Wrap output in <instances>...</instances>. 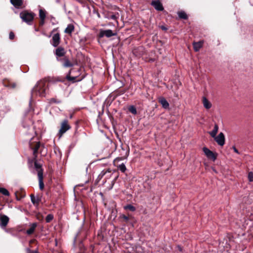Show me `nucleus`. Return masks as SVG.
<instances>
[{
	"label": "nucleus",
	"mask_w": 253,
	"mask_h": 253,
	"mask_svg": "<svg viewBox=\"0 0 253 253\" xmlns=\"http://www.w3.org/2000/svg\"><path fill=\"white\" fill-rule=\"evenodd\" d=\"M35 168L38 172L40 189L42 190L44 188V183L43 182V170L42 168V165L36 161L35 162Z\"/></svg>",
	"instance_id": "obj_1"
},
{
	"label": "nucleus",
	"mask_w": 253,
	"mask_h": 253,
	"mask_svg": "<svg viewBox=\"0 0 253 253\" xmlns=\"http://www.w3.org/2000/svg\"><path fill=\"white\" fill-rule=\"evenodd\" d=\"M34 16V13L27 11H24L20 14V17L22 20L28 24L33 21Z\"/></svg>",
	"instance_id": "obj_2"
},
{
	"label": "nucleus",
	"mask_w": 253,
	"mask_h": 253,
	"mask_svg": "<svg viewBox=\"0 0 253 253\" xmlns=\"http://www.w3.org/2000/svg\"><path fill=\"white\" fill-rule=\"evenodd\" d=\"M46 83L44 81H40L38 83L35 90L39 92V94L41 96H44L46 92Z\"/></svg>",
	"instance_id": "obj_3"
},
{
	"label": "nucleus",
	"mask_w": 253,
	"mask_h": 253,
	"mask_svg": "<svg viewBox=\"0 0 253 253\" xmlns=\"http://www.w3.org/2000/svg\"><path fill=\"white\" fill-rule=\"evenodd\" d=\"M117 35L116 32H113L111 30H100L99 32V36L100 38H103L105 36L107 38H110L112 36H115Z\"/></svg>",
	"instance_id": "obj_4"
},
{
	"label": "nucleus",
	"mask_w": 253,
	"mask_h": 253,
	"mask_svg": "<svg viewBox=\"0 0 253 253\" xmlns=\"http://www.w3.org/2000/svg\"><path fill=\"white\" fill-rule=\"evenodd\" d=\"M70 128V126L68 124L67 120H64L61 124V128L59 130V134L61 137L63 133Z\"/></svg>",
	"instance_id": "obj_5"
},
{
	"label": "nucleus",
	"mask_w": 253,
	"mask_h": 253,
	"mask_svg": "<svg viewBox=\"0 0 253 253\" xmlns=\"http://www.w3.org/2000/svg\"><path fill=\"white\" fill-rule=\"evenodd\" d=\"M217 143L220 146H223L225 143V136L222 132H220L217 136L213 138Z\"/></svg>",
	"instance_id": "obj_6"
},
{
	"label": "nucleus",
	"mask_w": 253,
	"mask_h": 253,
	"mask_svg": "<svg viewBox=\"0 0 253 253\" xmlns=\"http://www.w3.org/2000/svg\"><path fill=\"white\" fill-rule=\"evenodd\" d=\"M203 150L205 154L208 158L212 159L213 161L216 160V156L208 148L204 147Z\"/></svg>",
	"instance_id": "obj_7"
},
{
	"label": "nucleus",
	"mask_w": 253,
	"mask_h": 253,
	"mask_svg": "<svg viewBox=\"0 0 253 253\" xmlns=\"http://www.w3.org/2000/svg\"><path fill=\"white\" fill-rule=\"evenodd\" d=\"M60 35L58 33H56L53 36L52 38V44L54 47H56L58 45L60 42Z\"/></svg>",
	"instance_id": "obj_8"
},
{
	"label": "nucleus",
	"mask_w": 253,
	"mask_h": 253,
	"mask_svg": "<svg viewBox=\"0 0 253 253\" xmlns=\"http://www.w3.org/2000/svg\"><path fill=\"white\" fill-rule=\"evenodd\" d=\"M151 4L157 10L162 11L164 9L162 4L159 0L153 1Z\"/></svg>",
	"instance_id": "obj_9"
},
{
	"label": "nucleus",
	"mask_w": 253,
	"mask_h": 253,
	"mask_svg": "<svg viewBox=\"0 0 253 253\" xmlns=\"http://www.w3.org/2000/svg\"><path fill=\"white\" fill-rule=\"evenodd\" d=\"M9 221V218L5 215H2L0 217V225L1 227H5Z\"/></svg>",
	"instance_id": "obj_10"
},
{
	"label": "nucleus",
	"mask_w": 253,
	"mask_h": 253,
	"mask_svg": "<svg viewBox=\"0 0 253 253\" xmlns=\"http://www.w3.org/2000/svg\"><path fill=\"white\" fill-rule=\"evenodd\" d=\"M39 16L41 20V24L42 25L44 23V21L46 17V12L44 10L40 9L39 10Z\"/></svg>",
	"instance_id": "obj_11"
},
{
	"label": "nucleus",
	"mask_w": 253,
	"mask_h": 253,
	"mask_svg": "<svg viewBox=\"0 0 253 253\" xmlns=\"http://www.w3.org/2000/svg\"><path fill=\"white\" fill-rule=\"evenodd\" d=\"M203 42L200 41L198 42H195L193 43V47L195 51H198L200 48L202 47Z\"/></svg>",
	"instance_id": "obj_12"
},
{
	"label": "nucleus",
	"mask_w": 253,
	"mask_h": 253,
	"mask_svg": "<svg viewBox=\"0 0 253 253\" xmlns=\"http://www.w3.org/2000/svg\"><path fill=\"white\" fill-rule=\"evenodd\" d=\"M203 104L204 107L207 109H209L211 107V103L205 97L203 98Z\"/></svg>",
	"instance_id": "obj_13"
},
{
	"label": "nucleus",
	"mask_w": 253,
	"mask_h": 253,
	"mask_svg": "<svg viewBox=\"0 0 253 253\" xmlns=\"http://www.w3.org/2000/svg\"><path fill=\"white\" fill-rule=\"evenodd\" d=\"M37 226V224L36 223H33L30 225V227L29 229H28L26 231V233L28 235H31L33 234Z\"/></svg>",
	"instance_id": "obj_14"
},
{
	"label": "nucleus",
	"mask_w": 253,
	"mask_h": 253,
	"mask_svg": "<svg viewBox=\"0 0 253 253\" xmlns=\"http://www.w3.org/2000/svg\"><path fill=\"white\" fill-rule=\"evenodd\" d=\"M218 131V126L217 124H214V128L213 130L209 132L211 136L214 138L215 136H216V134Z\"/></svg>",
	"instance_id": "obj_15"
},
{
	"label": "nucleus",
	"mask_w": 253,
	"mask_h": 253,
	"mask_svg": "<svg viewBox=\"0 0 253 253\" xmlns=\"http://www.w3.org/2000/svg\"><path fill=\"white\" fill-rule=\"evenodd\" d=\"M159 102L162 104V106L164 108L166 109L169 107V104L168 102V101L166 100V99H165L164 98H161L159 99Z\"/></svg>",
	"instance_id": "obj_16"
},
{
	"label": "nucleus",
	"mask_w": 253,
	"mask_h": 253,
	"mask_svg": "<svg viewBox=\"0 0 253 253\" xmlns=\"http://www.w3.org/2000/svg\"><path fill=\"white\" fill-rule=\"evenodd\" d=\"M11 3L16 7H19L22 4V0H10Z\"/></svg>",
	"instance_id": "obj_17"
},
{
	"label": "nucleus",
	"mask_w": 253,
	"mask_h": 253,
	"mask_svg": "<svg viewBox=\"0 0 253 253\" xmlns=\"http://www.w3.org/2000/svg\"><path fill=\"white\" fill-rule=\"evenodd\" d=\"M74 30V26L72 24H69L65 30V33L71 34Z\"/></svg>",
	"instance_id": "obj_18"
},
{
	"label": "nucleus",
	"mask_w": 253,
	"mask_h": 253,
	"mask_svg": "<svg viewBox=\"0 0 253 253\" xmlns=\"http://www.w3.org/2000/svg\"><path fill=\"white\" fill-rule=\"evenodd\" d=\"M56 54L58 56H62L64 54V50L63 48L59 47L56 50Z\"/></svg>",
	"instance_id": "obj_19"
},
{
	"label": "nucleus",
	"mask_w": 253,
	"mask_h": 253,
	"mask_svg": "<svg viewBox=\"0 0 253 253\" xmlns=\"http://www.w3.org/2000/svg\"><path fill=\"white\" fill-rule=\"evenodd\" d=\"M30 147L33 149V153L35 154L36 153H37V152L38 151V150L40 147V143L37 142L35 145V146H33L31 142L30 143Z\"/></svg>",
	"instance_id": "obj_20"
},
{
	"label": "nucleus",
	"mask_w": 253,
	"mask_h": 253,
	"mask_svg": "<svg viewBox=\"0 0 253 253\" xmlns=\"http://www.w3.org/2000/svg\"><path fill=\"white\" fill-rule=\"evenodd\" d=\"M64 63L63 66L65 67H70L73 66V64L67 59L64 58Z\"/></svg>",
	"instance_id": "obj_21"
},
{
	"label": "nucleus",
	"mask_w": 253,
	"mask_h": 253,
	"mask_svg": "<svg viewBox=\"0 0 253 253\" xmlns=\"http://www.w3.org/2000/svg\"><path fill=\"white\" fill-rule=\"evenodd\" d=\"M107 172L108 173H110L111 172V170L110 169H107L106 170H102L100 173L99 174L98 177L100 178H102Z\"/></svg>",
	"instance_id": "obj_22"
},
{
	"label": "nucleus",
	"mask_w": 253,
	"mask_h": 253,
	"mask_svg": "<svg viewBox=\"0 0 253 253\" xmlns=\"http://www.w3.org/2000/svg\"><path fill=\"white\" fill-rule=\"evenodd\" d=\"M107 172L108 173H110L111 172V170L110 169H107L106 170H102L100 173L99 174L98 177L100 178H102Z\"/></svg>",
	"instance_id": "obj_23"
},
{
	"label": "nucleus",
	"mask_w": 253,
	"mask_h": 253,
	"mask_svg": "<svg viewBox=\"0 0 253 253\" xmlns=\"http://www.w3.org/2000/svg\"><path fill=\"white\" fill-rule=\"evenodd\" d=\"M178 15L181 19H186L187 18L186 14L184 11H180L178 12Z\"/></svg>",
	"instance_id": "obj_24"
},
{
	"label": "nucleus",
	"mask_w": 253,
	"mask_h": 253,
	"mask_svg": "<svg viewBox=\"0 0 253 253\" xmlns=\"http://www.w3.org/2000/svg\"><path fill=\"white\" fill-rule=\"evenodd\" d=\"M31 199L33 204H38L39 203V200L38 198H36L34 195H31Z\"/></svg>",
	"instance_id": "obj_25"
},
{
	"label": "nucleus",
	"mask_w": 253,
	"mask_h": 253,
	"mask_svg": "<svg viewBox=\"0 0 253 253\" xmlns=\"http://www.w3.org/2000/svg\"><path fill=\"white\" fill-rule=\"evenodd\" d=\"M0 193L5 196H9V193L7 189L4 188H0Z\"/></svg>",
	"instance_id": "obj_26"
},
{
	"label": "nucleus",
	"mask_w": 253,
	"mask_h": 253,
	"mask_svg": "<svg viewBox=\"0 0 253 253\" xmlns=\"http://www.w3.org/2000/svg\"><path fill=\"white\" fill-rule=\"evenodd\" d=\"M128 110L130 112L134 115L137 114V111L136 108L134 106H130L128 107Z\"/></svg>",
	"instance_id": "obj_27"
},
{
	"label": "nucleus",
	"mask_w": 253,
	"mask_h": 253,
	"mask_svg": "<svg viewBox=\"0 0 253 253\" xmlns=\"http://www.w3.org/2000/svg\"><path fill=\"white\" fill-rule=\"evenodd\" d=\"M124 209L125 210H128L132 211H134L135 210V208L131 205H127L125 206Z\"/></svg>",
	"instance_id": "obj_28"
},
{
	"label": "nucleus",
	"mask_w": 253,
	"mask_h": 253,
	"mask_svg": "<svg viewBox=\"0 0 253 253\" xmlns=\"http://www.w3.org/2000/svg\"><path fill=\"white\" fill-rule=\"evenodd\" d=\"M119 169L123 172H124L126 170V167L124 164H122L118 167Z\"/></svg>",
	"instance_id": "obj_29"
},
{
	"label": "nucleus",
	"mask_w": 253,
	"mask_h": 253,
	"mask_svg": "<svg viewBox=\"0 0 253 253\" xmlns=\"http://www.w3.org/2000/svg\"><path fill=\"white\" fill-rule=\"evenodd\" d=\"M248 180L250 182H253V172H250L248 173Z\"/></svg>",
	"instance_id": "obj_30"
},
{
	"label": "nucleus",
	"mask_w": 253,
	"mask_h": 253,
	"mask_svg": "<svg viewBox=\"0 0 253 253\" xmlns=\"http://www.w3.org/2000/svg\"><path fill=\"white\" fill-rule=\"evenodd\" d=\"M50 103H61V101L59 100H56L55 98H51L49 100Z\"/></svg>",
	"instance_id": "obj_31"
},
{
	"label": "nucleus",
	"mask_w": 253,
	"mask_h": 253,
	"mask_svg": "<svg viewBox=\"0 0 253 253\" xmlns=\"http://www.w3.org/2000/svg\"><path fill=\"white\" fill-rule=\"evenodd\" d=\"M53 218V216L51 214H48L46 217V221L49 222Z\"/></svg>",
	"instance_id": "obj_32"
},
{
	"label": "nucleus",
	"mask_w": 253,
	"mask_h": 253,
	"mask_svg": "<svg viewBox=\"0 0 253 253\" xmlns=\"http://www.w3.org/2000/svg\"><path fill=\"white\" fill-rule=\"evenodd\" d=\"M14 33L13 32H10L9 33V39L10 40H13L14 39Z\"/></svg>",
	"instance_id": "obj_33"
},
{
	"label": "nucleus",
	"mask_w": 253,
	"mask_h": 253,
	"mask_svg": "<svg viewBox=\"0 0 253 253\" xmlns=\"http://www.w3.org/2000/svg\"><path fill=\"white\" fill-rule=\"evenodd\" d=\"M110 18L115 20L116 19V16L115 15L112 14L110 16Z\"/></svg>",
	"instance_id": "obj_34"
},
{
	"label": "nucleus",
	"mask_w": 253,
	"mask_h": 253,
	"mask_svg": "<svg viewBox=\"0 0 253 253\" xmlns=\"http://www.w3.org/2000/svg\"><path fill=\"white\" fill-rule=\"evenodd\" d=\"M233 149L235 153H236L237 154H239V152L238 150L235 147H233Z\"/></svg>",
	"instance_id": "obj_35"
},
{
	"label": "nucleus",
	"mask_w": 253,
	"mask_h": 253,
	"mask_svg": "<svg viewBox=\"0 0 253 253\" xmlns=\"http://www.w3.org/2000/svg\"><path fill=\"white\" fill-rule=\"evenodd\" d=\"M122 217L126 221L128 220V217L125 215H123Z\"/></svg>",
	"instance_id": "obj_36"
},
{
	"label": "nucleus",
	"mask_w": 253,
	"mask_h": 253,
	"mask_svg": "<svg viewBox=\"0 0 253 253\" xmlns=\"http://www.w3.org/2000/svg\"><path fill=\"white\" fill-rule=\"evenodd\" d=\"M68 79L70 81H73L74 80V78H73V77H67Z\"/></svg>",
	"instance_id": "obj_37"
},
{
	"label": "nucleus",
	"mask_w": 253,
	"mask_h": 253,
	"mask_svg": "<svg viewBox=\"0 0 253 253\" xmlns=\"http://www.w3.org/2000/svg\"><path fill=\"white\" fill-rule=\"evenodd\" d=\"M29 253H39L37 251H35L30 252Z\"/></svg>",
	"instance_id": "obj_38"
},
{
	"label": "nucleus",
	"mask_w": 253,
	"mask_h": 253,
	"mask_svg": "<svg viewBox=\"0 0 253 253\" xmlns=\"http://www.w3.org/2000/svg\"><path fill=\"white\" fill-rule=\"evenodd\" d=\"M161 28L164 30H166L167 29L165 26H162Z\"/></svg>",
	"instance_id": "obj_39"
}]
</instances>
